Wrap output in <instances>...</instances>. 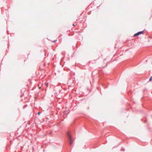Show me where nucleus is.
Returning a JSON list of instances; mask_svg holds the SVG:
<instances>
[{"label": "nucleus", "mask_w": 152, "mask_h": 152, "mask_svg": "<svg viewBox=\"0 0 152 152\" xmlns=\"http://www.w3.org/2000/svg\"><path fill=\"white\" fill-rule=\"evenodd\" d=\"M145 123L146 122L147 120L146 119L145 121H143Z\"/></svg>", "instance_id": "8"}, {"label": "nucleus", "mask_w": 152, "mask_h": 152, "mask_svg": "<svg viewBox=\"0 0 152 152\" xmlns=\"http://www.w3.org/2000/svg\"><path fill=\"white\" fill-rule=\"evenodd\" d=\"M66 136L68 138L69 143L70 146H72L73 144V140L71 136V132L70 131H69L66 132Z\"/></svg>", "instance_id": "1"}, {"label": "nucleus", "mask_w": 152, "mask_h": 152, "mask_svg": "<svg viewBox=\"0 0 152 152\" xmlns=\"http://www.w3.org/2000/svg\"><path fill=\"white\" fill-rule=\"evenodd\" d=\"M144 32V31H140L138 32H137V33H135L134 34V36L135 37L137 36H138L140 34H143Z\"/></svg>", "instance_id": "2"}, {"label": "nucleus", "mask_w": 152, "mask_h": 152, "mask_svg": "<svg viewBox=\"0 0 152 152\" xmlns=\"http://www.w3.org/2000/svg\"><path fill=\"white\" fill-rule=\"evenodd\" d=\"M8 45H9V43H8Z\"/></svg>", "instance_id": "15"}, {"label": "nucleus", "mask_w": 152, "mask_h": 152, "mask_svg": "<svg viewBox=\"0 0 152 152\" xmlns=\"http://www.w3.org/2000/svg\"><path fill=\"white\" fill-rule=\"evenodd\" d=\"M121 150L123 151H125V149L124 148H122L121 149Z\"/></svg>", "instance_id": "5"}, {"label": "nucleus", "mask_w": 152, "mask_h": 152, "mask_svg": "<svg viewBox=\"0 0 152 152\" xmlns=\"http://www.w3.org/2000/svg\"><path fill=\"white\" fill-rule=\"evenodd\" d=\"M27 105L26 104V105H25L24 107H23V108H24L25 107H27Z\"/></svg>", "instance_id": "6"}, {"label": "nucleus", "mask_w": 152, "mask_h": 152, "mask_svg": "<svg viewBox=\"0 0 152 152\" xmlns=\"http://www.w3.org/2000/svg\"><path fill=\"white\" fill-rule=\"evenodd\" d=\"M7 34H9V33H8L9 32H8V31H7Z\"/></svg>", "instance_id": "10"}, {"label": "nucleus", "mask_w": 152, "mask_h": 152, "mask_svg": "<svg viewBox=\"0 0 152 152\" xmlns=\"http://www.w3.org/2000/svg\"><path fill=\"white\" fill-rule=\"evenodd\" d=\"M105 59H106V58L104 59V61L105 60Z\"/></svg>", "instance_id": "12"}, {"label": "nucleus", "mask_w": 152, "mask_h": 152, "mask_svg": "<svg viewBox=\"0 0 152 152\" xmlns=\"http://www.w3.org/2000/svg\"><path fill=\"white\" fill-rule=\"evenodd\" d=\"M149 81H152V76H151L149 79Z\"/></svg>", "instance_id": "3"}, {"label": "nucleus", "mask_w": 152, "mask_h": 152, "mask_svg": "<svg viewBox=\"0 0 152 152\" xmlns=\"http://www.w3.org/2000/svg\"><path fill=\"white\" fill-rule=\"evenodd\" d=\"M56 41H57V40H54V41H53V42H56Z\"/></svg>", "instance_id": "9"}, {"label": "nucleus", "mask_w": 152, "mask_h": 152, "mask_svg": "<svg viewBox=\"0 0 152 152\" xmlns=\"http://www.w3.org/2000/svg\"><path fill=\"white\" fill-rule=\"evenodd\" d=\"M48 83H45V86L48 87Z\"/></svg>", "instance_id": "4"}, {"label": "nucleus", "mask_w": 152, "mask_h": 152, "mask_svg": "<svg viewBox=\"0 0 152 152\" xmlns=\"http://www.w3.org/2000/svg\"><path fill=\"white\" fill-rule=\"evenodd\" d=\"M40 114H41V113H40V112H38V115H40Z\"/></svg>", "instance_id": "7"}, {"label": "nucleus", "mask_w": 152, "mask_h": 152, "mask_svg": "<svg viewBox=\"0 0 152 152\" xmlns=\"http://www.w3.org/2000/svg\"><path fill=\"white\" fill-rule=\"evenodd\" d=\"M99 7V6L97 7V8H98V7Z\"/></svg>", "instance_id": "13"}, {"label": "nucleus", "mask_w": 152, "mask_h": 152, "mask_svg": "<svg viewBox=\"0 0 152 152\" xmlns=\"http://www.w3.org/2000/svg\"><path fill=\"white\" fill-rule=\"evenodd\" d=\"M73 26H75V24H73Z\"/></svg>", "instance_id": "11"}, {"label": "nucleus", "mask_w": 152, "mask_h": 152, "mask_svg": "<svg viewBox=\"0 0 152 152\" xmlns=\"http://www.w3.org/2000/svg\"><path fill=\"white\" fill-rule=\"evenodd\" d=\"M128 94L129 95V93H128Z\"/></svg>", "instance_id": "14"}]
</instances>
